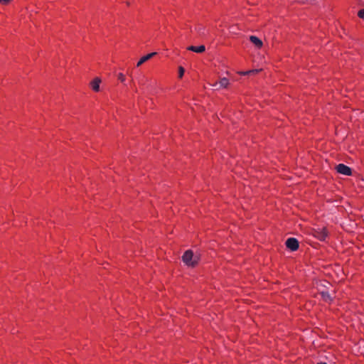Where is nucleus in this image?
I'll return each mask as SVG.
<instances>
[{"label":"nucleus","mask_w":364,"mask_h":364,"mask_svg":"<svg viewBox=\"0 0 364 364\" xmlns=\"http://www.w3.org/2000/svg\"><path fill=\"white\" fill-rule=\"evenodd\" d=\"M258 72V70H249V71H247V72H243V73H241L242 75H248V74H250V73H256Z\"/></svg>","instance_id":"13"},{"label":"nucleus","mask_w":364,"mask_h":364,"mask_svg":"<svg viewBox=\"0 0 364 364\" xmlns=\"http://www.w3.org/2000/svg\"><path fill=\"white\" fill-rule=\"evenodd\" d=\"M286 246L291 251H295L299 248V241L294 237H289L287 240Z\"/></svg>","instance_id":"4"},{"label":"nucleus","mask_w":364,"mask_h":364,"mask_svg":"<svg viewBox=\"0 0 364 364\" xmlns=\"http://www.w3.org/2000/svg\"><path fill=\"white\" fill-rule=\"evenodd\" d=\"M184 73H185L184 68L183 67H181V66H180L178 68V77L180 78H181L183 76Z\"/></svg>","instance_id":"12"},{"label":"nucleus","mask_w":364,"mask_h":364,"mask_svg":"<svg viewBox=\"0 0 364 364\" xmlns=\"http://www.w3.org/2000/svg\"><path fill=\"white\" fill-rule=\"evenodd\" d=\"M336 169L339 173L345 176H350L352 174L350 168L343 164L337 165Z\"/></svg>","instance_id":"3"},{"label":"nucleus","mask_w":364,"mask_h":364,"mask_svg":"<svg viewBox=\"0 0 364 364\" xmlns=\"http://www.w3.org/2000/svg\"><path fill=\"white\" fill-rule=\"evenodd\" d=\"M101 82V80L99 77H95L91 82L90 86L92 89L95 92H98L100 90V84Z\"/></svg>","instance_id":"6"},{"label":"nucleus","mask_w":364,"mask_h":364,"mask_svg":"<svg viewBox=\"0 0 364 364\" xmlns=\"http://www.w3.org/2000/svg\"><path fill=\"white\" fill-rule=\"evenodd\" d=\"M11 0H0V4H7Z\"/></svg>","instance_id":"17"},{"label":"nucleus","mask_w":364,"mask_h":364,"mask_svg":"<svg viewBox=\"0 0 364 364\" xmlns=\"http://www.w3.org/2000/svg\"><path fill=\"white\" fill-rule=\"evenodd\" d=\"M195 31L201 36H205L206 35L205 28L203 25L196 26Z\"/></svg>","instance_id":"9"},{"label":"nucleus","mask_w":364,"mask_h":364,"mask_svg":"<svg viewBox=\"0 0 364 364\" xmlns=\"http://www.w3.org/2000/svg\"><path fill=\"white\" fill-rule=\"evenodd\" d=\"M156 54V53H149L146 55H144L139 60V62L137 63L136 64V66H140L141 65H142L144 63H145L146 61L149 60L150 58H151L153 56H154Z\"/></svg>","instance_id":"8"},{"label":"nucleus","mask_w":364,"mask_h":364,"mask_svg":"<svg viewBox=\"0 0 364 364\" xmlns=\"http://www.w3.org/2000/svg\"><path fill=\"white\" fill-rule=\"evenodd\" d=\"M250 41L255 45L257 48H262L263 43L262 41L255 36H250Z\"/></svg>","instance_id":"5"},{"label":"nucleus","mask_w":364,"mask_h":364,"mask_svg":"<svg viewBox=\"0 0 364 364\" xmlns=\"http://www.w3.org/2000/svg\"><path fill=\"white\" fill-rule=\"evenodd\" d=\"M358 16L361 18H364V9L360 10L358 13Z\"/></svg>","instance_id":"15"},{"label":"nucleus","mask_w":364,"mask_h":364,"mask_svg":"<svg viewBox=\"0 0 364 364\" xmlns=\"http://www.w3.org/2000/svg\"><path fill=\"white\" fill-rule=\"evenodd\" d=\"M200 257L198 255H194L191 250H186L183 256L182 260L186 265L191 267H196L199 262Z\"/></svg>","instance_id":"1"},{"label":"nucleus","mask_w":364,"mask_h":364,"mask_svg":"<svg viewBox=\"0 0 364 364\" xmlns=\"http://www.w3.org/2000/svg\"><path fill=\"white\" fill-rule=\"evenodd\" d=\"M312 234L321 241H324L328 236V232L325 228H315L312 230Z\"/></svg>","instance_id":"2"},{"label":"nucleus","mask_w":364,"mask_h":364,"mask_svg":"<svg viewBox=\"0 0 364 364\" xmlns=\"http://www.w3.org/2000/svg\"><path fill=\"white\" fill-rule=\"evenodd\" d=\"M187 49L193 52L201 53L205 50V47L203 45L199 46H188Z\"/></svg>","instance_id":"7"},{"label":"nucleus","mask_w":364,"mask_h":364,"mask_svg":"<svg viewBox=\"0 0 364 364\" xmlns=\"http://www.w3.org/2000/svg\"><path fill=\"white\" fill-rule=\"evenodd\" d=\"M117 77L122 82L125 81V76L122 73H119Z\"/></svg>","instance_id":"14"},{"label":"nucleus","mask_w":364,"mask_h":364,"mask_svg":"<svg viewBox=\"0 0 364 364\" xmlns=\"http://www.w3.org/2000/svg\"><path fill=\"white\" fill-rule=\"evenodd\" d=\"M229 84V81L226 77L220 79L219 81V87H227Z\"/></svg>","instance_id":"10"},{"label":"nucleus","mask_w":364,"mask_h":364,"mask_svg":"<svg viewBox=\"0 0 364 364\" xmlns=\"http://www.w3.org/2000/svg\"><path fill=\"white\" fill-rule=\"evenodd\" d=\"M317 364H327V363H323V362H321V363H317Z\"/></svg>","instance_id":"18"},{"label":"nucleus","mask_w":364,"mask_h":364,"mask_svg":"<svg viewBox=\"0 0 364 364\" xmlns=\"http://www.w3.org/2000/svg\"><path fill=\"white\" fill-rule=\"evenodd\" d=\"M321 296L323 298V299L326 301H330L331 300V296L330 294H328V292H326V291H322L321 293Z\"/></svg>","instance_id":"11"},{"label":"nucleus","mask_w":364,"mask_h":364,"mask_svg":"<svg viewBox=\"0 0 364 364\" xmlns=\"http://www.w3.org/2000/svg\"><path fill=\"white\" fill-rule=\"evenodd\" d=\"M211 86H213V87H215L216 90H218L220 89V87H219V82H216L213 84H210Z\"/></svg>","instance_id":"16"}]
</instances>
